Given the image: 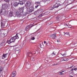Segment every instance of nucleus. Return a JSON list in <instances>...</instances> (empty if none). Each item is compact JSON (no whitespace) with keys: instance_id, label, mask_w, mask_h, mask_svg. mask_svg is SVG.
Listing matches in <instances>:
<instances>
[{"instance_id":"1","label":"nucleus","mask_w":77,"mask_h":77,"mask_svg":"<svg viewBox=\"0 0 77 77\" xmlns=\"http://www.w3.org/2000/svg\"><path fill=\"white\" fill-rule=\"evenodd\" d=\"M19 37H18V34H17L15 36L11 38L10 40H8L7 41V42L8 44H11L12 42H14L16 39H19Z\"/></svg>"},{"instance_id":"2","label":"nucleus","mask_w":77,"mask_h":77,"mask_svg":"<svg viewBox=\"0 0 77 77\" xmlns=\"http://www.w3.org/2000/svg\"><path fill=\"white\" fill-rule=\"evenodd\" d=\"M26 12H32L34 11V8L33 7H30L29 8L26 7Z\"/></svg>"},{"instance_id":"3","label":"nucleus","mask_w":77,"mask_h":77,"mask_svg":"<svg viewBox=\"0 0 77 77\" xmlns=\"http://www.w3.org/2000/svg\"><path fill=\"white\" fill-rule=\"evenodd\" d=\"M33 26L32 25H28L26 26V27L25 28V30L26 31H28L29 29L32 28V27H33Z\"/></svg>"},{"instance_id":"4","label":"nucleus","mask_w":77,"mask_h":77,"mask_svg":"<svg viewBox=\"0 0 77 77\" xmlns=\"http://www.w3.org/2000/svg\"><path fill=\"white\" fill-rule=\"evenodd\" d=\"M30 6H31V2L29 1L27 2L25 4L26 7L29 8V7H30Z\"/></svg>"},{"instance_id":"5","label":"nucleus","mask_w":77,"mask_h":77,"mask_svg":"<svg viewBox=\"0 0 77 77\" xmlns=\"http://www.w3.org/2000/svg\"><path fill=\"white\" fill-rule=\"evenodd\" d=\"M6 22H4V21H2L1 22V27H3L5 25V24H6Z\"/></svg>"},{"instance_id":"6","label":"nucleus","mask_w":77,"mask_h":77,"mask_svg":"<svg viewBox=\"0 0 77 77\" xmlns=\"http://www.w3.org/2000/svg\"><path fill=\"white\" fill-rule=\"evenodd\" d=\"M8 7V5L6 4H5L2 5V8L3 9H7Z\"/></svg>"},{"instance_id":"7","label":"nucleus","mask_w":77,"mask_h":77,"mask_svg":"<svg viewBox=\"0 0 77 77\" xmlns=\"http://www.w3.org/2000/svg\"><path fill=\"white\" fill-rule=\"evenodd\" d=\"M16 15L17 17H21V13L20 11H17L16 13Z\"/></svg>"},{"instance_id":"8","label":"nucleus","mask_w":77,"mask_h":77,"mask_svg":"<svg viewBox=\"0 0 77 77\" xmlns=\"http://www.w3.org/2000/svg\"><path fill=\"white\" fill-rule=\"evenodd\" d=\"M52 38L53 39H56V38L57 36H56V33H54V34H53L51 35Z\"/></svg>"},{"instance_id":"9","label":"nucleus","mask_w":77,"mask_h":77,"mask_svg":"<svg viewBox=\"0 0 77 77\" xmlns=\"http://www.w3.org/2000/svg\"><path fill=\"white\" fill-rule=\"evenodd\" d=\"M16 75L17 73L16 72V71H14L12 73L11 77H15V76H16Z\"/></svg>"},{"instance_id":"10","label":"nucleus","mask_w":77,"mask_h":77,"mask_svg":"<svg viewBox=\"0 0 77 77\" xmlns=\"http://www.w3.org/2000/svg\"><path fill=\"white\" fill-rule=\"evenodd\" d=\"M60 6V4H56L54 5L53 7L54 8H58V7H59V6Z\"/></svg>"},{"instance_id":"11","label":"nucleus","mask_w":77,"mask_h":77,"mask_svg":"<svg viewBox=\"0 0 77 77\" xmlns=\"http://www.w3.org/2000/svg\"><path fill=\"white\" fill-rule=\"evenodd\" d=\"M24 7H22L19 9V11L20 13H23V11H24Z\"/></svg>"},{"instance_id":"12","label":"nucleus","mask_w":77,"mask_h":77,"mask_svg":"<svg viewBox=\"0 0 77 77\" xmlns=\"http://www.w3.org/2000/svg\"><path fill=\"white\" fill-rule=\"evenodd\" d=\"M8 56V54H3L2 56V59H4V58H6L7 56Z\"/></svg>"},{"instance_id":"13","label":"nucleus","mask_w":77,"mask_h":77,"mask_svg":"<svg viewBox=\"0 0 77 77\" xmlns=\"http://www.w3.org/2000/svg\"><path fill=\"white\" fill-rule=\"evenodd\" d=\"M13 15V13L12 12V11H10L9 13V14H8V16L9 17H12Z\"/></svg>"},{"instance_id":"14","label":"nucleus","mask_w":77,"mask_h":77,"mask_svg":"<svg viewBox=\"0 0 77 77\" xmlns=\"http://www.w3.org/2000/svg\"><path fill=\"white\" fill-rule=\"evenodd\" d=\"M19 5V3L17 2H14V6H15L16 7V6H17L18 5Z\"/></svg>"},{"instance_id":"15","label":"nucleus","mask_w":77,"mask_h":77,"mask_svg":"<svg viewBox=\"0 0 77 77\" xmlns=\"http://www.w3.org/2000/svg\"><path fill=\"white\" fill-rule=\"evenodd\" d=\"M50 13V11L48 10H46V12L44 13L45 15H48Z\"/></svg>"},{"instance_id":"16","label":"nucleus","mask_w":77,"mask_h":77,"mask_svg":"<svg viewBox=\"0 0 77 77\" xmlns=\"http://www.w3.org/2000/svg\"><path fill=\"white\" fill-rule=\"evenodd\" d=\"M28 56H29V57H31V56H32V53L31 52H28Z\"/></svg>"},{"instance_id":"17","label":"nucleus","mask_w":77,"mask_h":77,"mask_svg":"<svg viewBox=\"0 0 77 77\" xmlns=\"http://www.w3.org/2000/svg\"><path fill=\"white\" fill-rule=\"evenodd\" d=\"M4 15H7L8 14V11H5L4 13Z\"/></svg>"},{"instance_id":"18","label":"nucleus","mask_w":77,"mask_h":77,"mask_svg":"<svg viewBox=\"0 0 77 77\" xmlns=\"http://www.w3.org/2000/svg\"><path fill=\"white\" fill-rule=\"evenodd\" d=\"M63 72H64V71H62L61 72H59L58 73V74L59 75H63V73H62Z\"/></svg>"},{"instance_id":"19","label":"nucleus","mask_w":77,"mask_h":77,"mask_svg":"<svg viewBox=\"0 0 77 77\" xmlns=\"http://www.w3.org/2000/svg\"><path fill=\"white\" fill-rule=\"evenodd\" d=\"M19 4H20V5H23V4H24V3H23V1H20L19 2Z\"/></svg>"},{"instance_id":"20","label":"nucleus","mask_w":77,"mask_h":77,"mask_svg":"<svg viewBox=\"0 0 77 77\" xmlns=\"http://www.w3.org/2000/svg\"><path fill=\"white\" fill-rule=\"evenodd\" d=\"M17 46H16V50L17 51H19V52H20V50H19V49L17 50V48H19L20 47H18Z\"/></svg>"},{"instance_id":"21","label":"nucleus","mask_w":77,"mask_h":77,"mask_svg":"<svg viewBox=\"0 0 77 77\" xmlns=\"http://www.w3.org/2000/svg\"><path fill=\"white\" fill-rule=\"evenodd\" d=\"M31 60H32V61H34L35 58L33 57H32L30 59Z\"/></svg>"},{"instance_id":"22","label":"nucleus","mask_w":77,"mask_h":77,"mask_svg":"<svg viewBox=\"0 0 77 77\" xmlns=\"http://www.w3.org/2000/svg\"><path fill=\"white\" fill-rule=\"evenodd\" d=\"M3 70V68H2V67H0V72H2V71Z\"/></svg>"},{"instance_id":"23","label":"nucleus","mask_w":77,"mask_h":77,"mask_svg":"<svg viewBox=\"0 0 77 77\" xmlns=\"http://www.w3.org/2000/svg\"><path fill=\"white\" fill-rule=\"evenodd\" d=\"M64 61H68V59L66 58H64Z\"/></svg>"},{"instance_id":"24","label":"nucleus","mask_w":77,"mask_h":77,"mask_svg":"<svg viewBox=\"0 0 77 77\" xmlns=\"http://www.w3.org/2000/svg\"><path fill=\"white\" fill-rule=\"evenodd\" d=\"M66 26H68L69 28H71V27H72V26H71V25H66Z\"/></svg>"},{"instance_id":"25","label":"nucleus","mask_w":77,"mask_h":77,"mask_svg":"<svg viewBox=\"0 0 77 77\" xmlns=\"http://www.w3.org/2000/svg\"><path fill=\"white\" fill-rule=\"evenodd\" d=\"M60 18V17L59 16H57L56 17V20H59Z\"/></svg>"},{"instance_id":"26","label":"nucleus","mask_w":77,"mask_h":77,"mask_svg":"<svg viewBox=\"0 0 77 77\" xmlns=\"http://www.w3.org/2000/svg\"><path fill=\"white\" fill-rule=\"evenodd\" d=\"M35 4H36V5H38V4H40V2H36Z\"/></svg>"},{"instance_id":"27","label":"nucleus","mask_w":77,"mask_h":77,"mask_svg":"<svg viewBox=\"0 0 77 77\" xmlns=\"http://www.w3.org/2000/svg\"><path fill=\"white\" fill-rule=\"evenodd\" d=\"M64 35H69V32H67L66 33H65V32H64Z\"/></svg>"},{"instance_id":"28","label":"nucleus","mask_w":77,"mask_h":77,"mask_svg":"<svg viewBox=\"0 0 77 77\" xmlns=\"http://www.w3.org/2000/svg\"><path fill=\"white\" fill-rule=\"evenodd\" d=\"M35 39L34 37H33L31 38V40H34Z\"/></svg>"},{"instance_id":"29","label":"nucleus","mask_w":77,"mask_h":77,"mask_svg":"<svg viewBox=\"0 0 77 77\" xmlns=\"http://www.w3.org/2000/svg\"><path fill=\"white\" fill-rule=\"evenodd\" d=\"M42 17V14H40L38 16L39 18H41V17Z\"/></svg>"},{"instance_id":"30","label":"nucleus","mask_w":77,"mask_h":77,"mask_svg":"<svg viewBox=\"0 0 77 77\" xmlns=\"http://www.w3.org/2000/svg\"><path fill=\"white\" fill-rule=\"evenodd\" d=\"M9 0H5V2H9Z\"/></svg>"},{"instance_id":"31","label":"nucleus","mask_w":77,"mask_h":77,"mask_svg":"<svg viewBox=\"0 0 77 77\" xmlns=\"http://www.w3.org/2000/svg\"><path fill=\"white\" fill-rule=\"evenodd\" d=\"M53 9H54V8H53V7H51L50 8V10H53Z\"/></svg>"},{"instance_id":"32","label":"nucleus","mask_w":77,"mask_h":77,"mask_svg":"<svg viewBox=\"0 0 77 77\" xmlns=\"http://www.w3.org/2000/svg\"><path fill=\"white\" fill-rule=\"evenodd\" d=\"M38 6H39V5H38L37 6H35V8L36 9L38 8Z\"/></svg>"},{"instance_id":"33","label":"nucleus","mask_w":77,"mask_h":77,"mask_svg":"<svg viewBox=\"0 0 77 77\" xmlns=\"http://www.w3.org/2000/svg\"><path fill=\"white\" fill-rule=\"evenodd\" d=\"M44 44H46V45H47V42H45V41H44Z\"/></svg>"},{"instance_id":"34","label":"nucleus","mask_w":77,"mask_h":77,"mask_svg":"<svg viewBox=\"0 0 77 77\" xmlns=\"http://www.w3.org/2000/svg\"><path fill=\"white\" fill-rule=\"evenodd\" d=\"M58 65V64L57 63L56 64L54 63V64H53V66H54V65Z\"/></svg>"},{"instance_id":"35","label":"nucleus","mask_w":77,"mask_h":77,"mask_svg":"<svg viewBox=\"0 0 77 77\" xmlns=\"http://www.w3.org/2000/svg\"><path fill=\"white\" fill-rule=\"evenodd\" d=\"M54 56H56V55H57V54H56V53H54Z\"/></svg>"},{"instance_id":"36","label":"nucleus","mask_w":77,"mask_h":77,"mask_svg":"<svg viewBox=\"0 0 77 77\" xmlns=\"http://www.w3.org/2000/svg\"><path fill=\"white\" fill-rule=\"evenodd\" d=\"M51 56H54V52H53V53L51 54Z\"/></svg>"},{"instance_id":"37","label":"nucleus","mask_w":77,"mask_h":77,"mask_svg":"<svg viewBox=\"0 0 77 77\" xmlns=\"http://www.w3.org/2000/svg\"><path fill=\"white\" fill-rule=\"evenodd\" d=\"M3 12V9H1V13H2Z\"/></svg>"},{"instance_id":"38","label":"nucleus","mask_w":77,"mask_h":77,"mask_svg":"<svg viewBox=\"0 0 77 77\" xmlns=\"http://www.w3.org/2000/svg\"><path fill=\"white\" fill-rule=\"evenodd\" d=\"M74 70L75 71H76V70H77V68H75L74 69Z\"/></svg>"},{"instance_id":"39","label":"nucleus","mask_w":77,"mask_h":77,"mask_svg":"<svg viewBox=\"0 0 77 77\" xmlns=\"http://www.w3.org/2000/svg\"><path fill=\"white\" fill-rule=\"evenodd\" d=\"M57 42H60V40H57Z\"/></svg>"},{"instance_id":"40","label":"nucleus","mask_w":77,"mask_h":77,"mask_svg":"<svg viewBox=\"0 0 77 77\" xmlns=\"http://www.w3.org/2000/svg\"><path fill=\"white\" fill-rule=\"evenodd\" d=\"M65 54H62V56H64V55H65Z\"/></svg>"},{"instance_id":"41","label":"nucleus","mask_w":77,"mask_h":77,"mask_svg":"<svg viewBox=\"0 0 77 77\" xmlns=\"http://www.w3.org/2000/svg\"><path fill=\"white\" fill-rule=\"evenodd\" d=\"M39 45L40 47H41V44H39Z\"/></svg>"},{"instance_id":"42","label":"nucleus","mask_w":77,"mask_h":77,"mask_svg":"<svg viewBox=\"0 0 77 77\" xmlns=\"http://www.w3.org/2000/svg\"><path fill=\"white\" fill-rule=\"evenodd\" d=\"M40 11H41V12H42V11H43L42 10V9H40Z\"/></svg>"},{"instance_id":"43","label":"nucleus","mask_w":77,"mask_h":77,"mask_svg":"<svg viewBox=\"0 0 77 77\" xmlns=\"http://www.w3.org/2000/svg\"><path fill=\"white\" fill-rule=\"evenodd\" d=\"M73 70H74L73 69H71V71H73Z\"/></svg>"},{"instance_id":"44","label":"nucleus","mask_w":77,"mask_h":77,"mask_svg":"<svg viewBox=\"0 0 77 77\" xmlns=\"http://www.w3.org/2000/svg\"><path fill=\"white\" fill-rule=\"evenodd\" d=\"M72 66H70V68H72Z\"/></svg>"},{"instance_id":"45","label":"nucleus","mask_w":77,"mask_h":77,"mask_svg":"<svg viewBox=\"0 0 77 77\" xmlns=\"http://www.w3.org/2000/svg\"><path fill=\"white\" fill-rule=\"evenodd\" d=\"M63 61H65L64 58H63Z\"/></svg>"},{"instance_id":"46","label":"nucleus","mask_w":77,"mask_h":77,"mask_svg":"<svg viewBox=\"0 0 77 77\" xmlns=\"http://www.w3.org/2000/svg\"><path fill=\"white\" fill-rule=\"evenodd\" d=\"M35 69V71H36V70H37V69Z\"/></svg>"},{"instance_id":"47","label":"nucleus","mask_w":77,"mask_h":77,"mask_svg":"<svg viewBox=\"0 0 77 77\" xmlns=\"http://www.w3.org/2000/svg\"><path fill=\"white\" fill-rule=\"evenodd\" d=\"M70 77H73V76H70Z\"/></svg>"},{"instance_id":"48","label":"nucleus","mask_w":77,"mask_h":77,"mask_svg":"<svg viewBox=\"0 0 77 77\" xmlns=\"http://www.w3.org/2000/svg\"><path fill=\"white\" fill-rule=\"evenodd\" d=\"M26 0H23V1H26Z\"/></svg>"}]
</instances>
